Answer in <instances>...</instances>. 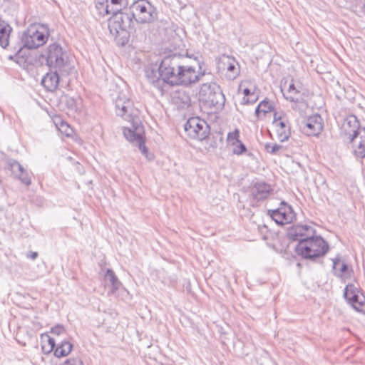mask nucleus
Here are the masks:
<instances>
[{"label":"nucleus","instance_id":"nucleus-28","mask_svg":"<svg viewBox=\"0 0 365 365\" xmlns=\"http://www.w3.org/2000/svg\"><path fill=\"white\" fill-rule=\"evenodd\" d=\"M215 61L218 72L228 71V66H227L228 56L222 54L221 56L217 57Z\"/></svg>","mask_w":365,"mask_h":365},{"label":"nucleus","instance_id":"nucleus-10","mask_svg":"<svg viewBox=\"0 0 365 365\" xmlns=\"http://www.w3.org/2000/svg\"><path fill=\"white\" fill-rule=\"evenodd\" d=\"M184 130L189 137L198 140L206 139L210 133L207 123L199 117L190 118L184 125Z\"/></svg>","mask_w":365,"mask_h":365},{"label":"nucleus","instance_id":"nucleus-8","mask_svg":"<svg viewBox=\"0 0 365 365\" xmlns=\"http://www.w3.org/2000/svg\"><path fill=\"white\" fill-rule=\"evenodd\" d=\"M43 31L38 30L36 26H31L21 35V47L28 49H34L43 46L48 39L47 26H41Z\"/></svg>","mask_w":365,"mask_h":365},{"label":"nucleus","instance_id":"nucleus-40","mask_svg":"<svg viewBox=\"0 0 365 365\" xmlns=\"http://www.w3.org/2000/svg\"><path fill=\"white\" fill-rule=\"evenodd\" d=\"M65 98H66V103H67L68 106L71 108H73L75 105L74 99L72 98H68V96H65Z\"/></svg>","mask_w":365,"mask_h":365},{"label":"nucleus","instance_id":"nucleus-30","mask_svg":"<svg viewBox=\"0 0 365 365\" xmlns=\"http://www.w3.org/2000/svg\"><path fill=\"white\" fill-rule=\"evenodd\" d=\"M357 292L358 291H356L353 284H348L344 290V297L347 301L350 299H353V297H354V294H356Z\"/></svg>","mask_w":365,"mask_h":365},{"label":"nucleus","instance_id":"nucleus-21","mask_svg":"<svg viewBox=\"0 0 365 365\" xmlns=\"http://www.w3.org/2000/svg\"><path fill=\"white\" fill-rule=\"evenodd\" d=\"M11 31V26L5 21L0 19V46L3 48L9 46V39Z\"/></svg>","mask_w":365,"mask_h":365},{"label":"nucleus","instance_id":"nucleus-15","mask_svg":"<svg viewBox=\"0 0 365 365\" xmlns=\"http://www.w3.org/2000/svg\"><path fill=\"white\" fill-rule=\"evenodd\" d=\"M361 129H365L360 126L356 116L351 115L346 118L341 127V136L343 141L350 139L354 135H358Z\"/></svg>","mask_w":365,"mask_h":365},{"label":"nucleus","instance_id":"nucleus-29","mask_svg":"<svg viewBox=\"0 0 365 365\" xmlns=\"http://www.w3.org/2000/svg\"><path fill=\"white\" fill-rule=\"evenodd\" d=\"M353 308L359 312L365 314V298L363 295H361L356 304H353Z\"/></svg>","mask_w":365,"mask_h":365},{"label":"nucleus","instance_id":"nucleus-34","mask_svg":"<svg viewBox=\"0 0 365 365\" xmlns=\"http://www.w3.org/2000/svg\"><path fill=\"white\" fill-rule=\"evenodd\" d=\"M107 4H108L109 0H106ZM110 8L113 7V6L122 7L125 6L127 4L126 0H110Z\"/></svg>","mask_w":365,"mask_h":365},{"label":"nucleus","instance_id":"nucleus-31","mask_svg":"<svg viewBox=\"0 0 365 365\" xmlns=\"http://www.w3.org/2000/svg\"><path fill=\"white\" fill-rule=\"evenodd\" d=\"M10 168L11 172L17 177V175L23 172L24 167L17 161L14 160L10 163Z\"/></svg>","mask_w":365,"mask_h":365},{"label":"nucleus","instance_id":"nucleus-3","mask_svg":"<svg viewBox=\"0 0 365 365\" xmlns=\"http://www.w3.org/2000/svg\"><path fill=\"white\" fill-rule=\"evenodd\" d=\"M188 58L180 53H172L165 56L160 61L158 67V76L157 72L152 70L150 73L148 72L147 77L149 81L153 84L158 83L160 79L173 86L177 78L179 70L182 69L184 63L187 61Z\"/></svg>","mask_w":365,"mask_h":365},{"label":"nucleus","instance_id":"nucleus-17","mask_svg":"<svg viewBox=\"0 0 365 365\" xmlns=\"http://www.w3.org/2000/svg\"><path fill=\"white\" fill-rule=\"evenodd\" d=\"M61 73L58 69H51L49 68V72H48L42 78L41 84L48 90V91H55L59 84L60 81V74Z\"/></svg>","mask_w":365,"mask_h":365},{"label":"nucleus","instance_id":"nucleus-11","mask_svg":"<svg viewBox=\"0 0 365 365\" xmlns=\"http://www.w3.org/2000/svg\"><path fill=\"white\" fill-rule=\"evenodd\" d=\"M267 212L271 218L278 225L289 224L295 219V213L292 207L284 201H282L277 209L268 210Z\"/></svg>","mask_w":365,"mask_h":365},{"label":"nucleus","instance_id":"nucleus-45","mask_svg":"<svg viewBox=\"0 0 365 365\" xmlns=\"http://www.w3.org/2000/svg\"><path fill=\"white\" fill-rule=\"evenodd\" d=\"M227 339L225 334H222L220 339L222 344H225V339Z\"/></svg>","mask_w":365,"mask_h":365},{"label":"nucleus","instance_id":"nucleus-18","mask_svg":"<svg viewBox=\"0 0 365 365\" xmlns=\"http://www.w3.org/2000/svg\"><path fill=\"white\" fill-rule=\"evenodd\" d=\"M230 145L234 155H242L247 153L246 145L240 140V130L237 128L230 132Z\"/></svg>","mask_w":365,"mask_h":365},{"label":"nucleus","instance_id":"nucleus-16","mask_svg":"<svg viewBox=\"0 0 365 365\" xmlns=\"http://www.w3.org/2000/svg\"><path fill=\"white\" fill-rule=\"evenodd\" d=\"M302 129L307 135H319L323 129L322 117L318 114L309 117L302 123Z\"/></svg>","mask_w":365,"mask_h":365},{"label":"nucleus","instance_id":"nucleus-44","mask_svg":"<svg viewBox=\"0 0 365 365\" xmlns=\"http://www.w3.org/2000/svg\"><path fill=\"white\" fill-rule=\"evenodd\" d=\"M252 93H252L251 91L247 88H246L243 90V94L245 96L244 97H245V98H248L249 96H250Z\"/></svg>","mask_w":365,"mask_h":365},{"label":"nucleus","instance_id":"nucleus-9","mask_svg":"<svg viewBox=\"0 0 365 365\" xmlns=\"http://www.w3.org/2000/svg\"><path fill=\"white\" fill-rule=\"evenodd\" d=\"M200 98L210 106L221 109L225 106L226 99L222 90L216 84L203 83L199 92Z\"/></svg>","mask_w":365,"mask_h":365},{"label":"nucleus","instance_id":"nucleus-4","mask_svg":"<svg viewBox=\"0 0 365 365\" xmlns=\"http://www.w3.org/2000/svg\"><path fill=\"white\" fill-rule=\"evenodd\" d=\"M329 250L328 242L321 236H315V235L307 240L299 242L295 248L298 255L310 260H315L324 256Z\"/></svg>","mask_w":365,"mask_h":365},{"label":"nucleus","instance_id":"nucleus-22","mask_svg":"<svg viewBox=\"0 0 365 365\" xmlns=\"http://www.w3.org/2000/svg\"><path fill=\"white\" fill-rule=\"evenodd\" d=\"M277 128V133L278 139L281 142L287 141L290 137V128L288 125L287 120L279 121L277 124L274 125Z\"/></svg>","mask_w":365,"mask_h":365},{"label":"nucleus","instance_id":"nucleus-37","mask_svg":"<svg viewBox=\"0 0 365 365\" xmlns=\"http://www.w3.org/2000/svg\"><path fill=\"white\" fill-rule=\"evenodd\" d=\"M63 365H83V361L78 358L67 359Z\"/></svg>","mask_w":365,"mask_h":365},{"label":"nucleus","instance_id":"nucleus-1","mask_svg":"<svg viewBox=\"0 0 365 365\" xmlns=\"http://www.w3.org/2000/svg\"><path fill=\"white\" fill-rule=\"evenodd\" d=\"M115 113L131 124V128H124L125 138L138 146L141 153L147 156L148 148L145 145L144 128L139 118V110L133 106V101L125 96H119L115 102Z\"/></svg>","mask_w":365,"mask_h":365},{"label":"nucleus","instance_id":"nucleus-5","mask_svg":"<svg viewBox=\"0 0 365 365\" xmlns=\"http://www.w3.org/2000/svg\"><path fill=\"white\" fill-rule=\"evenodd\" d=\"M40 61L43 63L46 61L49 68L58 69L62 75L63 73H67L68 56L63 51L62 47L57 43L50 44L44 53L41 54Z\"/></svg>","mask_w":365,"mask_h":365},{"label":"nucleus","instance_id":"nucleus-42","mask_svg":"<svg viewBox=\"0 0 365 365\" xmlns=\"http://www.w3.org/2000/svg\"><path fill=\"white\" fill-rule=\"evenodd\" d=\"M284 120L282 119V117L278 115L277 113H274V121L273 124L276 125L277 123H279V121H283Z\"/></svg>","mask_w":365,"mask_h":365},{"label":"nucleus","instance_id":"nucleus-41","mask_svg":"<svg viewBox=\"0 0 365 365\" xmlns=\"http://www.w3.org/2000/svg\"><path fill=\"white\" fill-rule=\"evenodd\" d=\"M361 295H359L358 292L354 294V297L353 299H350L348 300L349 303L351 304L353 307V304H356V302L359 299Z\"/></svg>","mask_w":365,"mask_h":365},{"label":"nucleus","instance_id":"nucleus-19","mask_svg":"<svg viewBox=\"0 0 365 365\" xmlns=\"http://www.w3.org/2000/svg\"><path fill=\"white\" fill-rule=\"evenodd\" d=\"M171 100L178 109H185L190 105V98L185 91H175L171 96Z\"/></svg>","mask_w":365,"mask_h":365},{"label":"nucleus","instance_id":"nucleus-46","mask_svg":"<svg viewBox=\"0 0 365 365\" xmlns=\"http://www.w3.org/2000/svg\"><path fill=\"white\" fill-rule=\"evenodd\" d=\"M226 141L228 142V133L226 134Z\"/></svg>","mask_w":365,"mask_h":365},{"label":"nucleus","instance_id":"nucleus-20","mask_svg":"<svg viewBox=\"0 0 365 365\" xmlns=\"http://www.w3.org/2000/svg\"><path fill=\"white\" fill-rule=\"evenodd\" d=\"M332 272L336 277L341 278L344 274L348 273L349 267L346 263L341 262L340 255L333 259Z\"/></svg>","mask_w":365,"mask_h":365},{"label":"nucleus","instance_id":"nucleus-32","mask_svg":"<svg viewBox=\"0 0 365 365\" xmlns=\"http://www.w3.org/2000/svg\"><path fill=\"white\" fill-rule=\"evenodd\" d=\"M17 177L21 181V182H23L26 185H29L31 182V176H30L29 173L25 169H24L23 172L20 173L17 175Z\"/></svg>","mask_w":365,"mask_h":365},{"label":"nucleus","instance_id":"nucleus-6","mask_svg":"<svg viewBox=\"0 0 365 365\" xmlns=\"http://www.w3.org/2000/svg\"><path fill=\"white\" fill-rule=\"evenodd\" d=\"M134 20L138 24L154 22L158 19L156 8L148 0H137L129 7Z\"/></svg>","mask_w":365,"mask_h":365},{"label":"nucleus","instance_id":"nucleus-24","mask_svg":"<svg viewBox=\"0 0 365 365\" xmlns=\"http://www.w3.org/2000/svg\"><path fill=\"white\" fill-rule=\"evenodd\" d=\"M73 344L68 341H61L57 344L54 349V355L56 357L67 356L72 350Z\"/></svg>","mask_w":365,"mask_h":365},{"label":"nucleus","instance_id":"nucleus-13","mask_svg":"<svg viewBox=\"0 0 365 365\" xmlns=\"http://www.w3.org/2000/svg\"><path fill=\"white\" fill-rule=\"evenodd\" d=\"M315 230L313 227L307 225H294L288 230L287 236L289 239L293 241H297L298 243L302 240H307L313 235H315Z\"/></svg>","mask_w":365,"mask_h":365},{"label":"nucleus","instance_id":"nucleus-12","mask_svg":"<svg viewBox=\"0 0 365 365\" xmlns=\"http://www.w3.org/2000/svg\"><path fill=\"white\" fill-rule=\"evenodd\" d=\"M269 184L264 182H258L254 184L250 189L249 201L252 207L257 206V203L266 199L272 192Z\"/></svg>","mask_w":365,"mask_h":365},{"label":"nucleus","instance_id":"nucleus-43","mask_svg":"<svg viewBox=\"0 0 365 365\" xmlns=\"http://www.w3.org/2000/svg\"><path fill=\"white\" fill-rule=\"evenodd\" d=\"M38 252H31L27 255V257L31 258V259H36L38 257Z\"/></svg>","mask_w":365,"mask_h":365},{"label":"nucleus","instance_id":"nucleus-38","mask_svg":"<svg viewBox=\"0 0 365 365\" xmlns=\"http://www.w3.org/2000/svg\"><path fill=\"white\" fill-rule=\"evenodd\" d=\"M48 337V346H50V349L48 350V351H53L54 350L57 346L56 344V339L52 338V337H50L49 336H47Z\"/></svg>","mask_w":365,"mask_h":365},{"label":"nucleus","instance_id":"nucleus-14","mask_svg":"<svg viewBox=\"0 0 365 365\" xmlns=\"http://www.w3.org/2000/svg\"><path fill=\"white\" fill-rule=\"evenodd\" d=\"M344 143L351 145L352 153L356 158H364L365 157V129H361L358 135H354Z\"/></svg>","mask_w":365,"mask_h":365},{"label":"nucleus","instance_id":"nucleus-36","mask_svg":"<svg viewBox=\"0 0 365 365\" xmlns=\"http://www.w3.org/2000/svg\"><path fill=\"white\" fill-rule=\"evenodd\" d=\"M65 332L64 327L62 325H57L51 329V334L60 336Z\"/></svg>","mask_w":365,"mask_h":365},{"label":"nucleus","instance_id":"nucleus-23","mask_svg":"<svg viewBox=\"0 0 365 365\" xmlns=\"http://www.w3.org/2000/svg\"><path fill=\"white\" fill-rule=\"evenodd\" d=\"M104 279L107 284L111 286L113 292L118 290L122 285L121 282L111 269H107L104 276Z\"/></svg>","mask_w":365,"mask_h":365},{"label":"nucleus","instance_id":"nucleus-35","mask_svg":"<svg viewBox=\"0 0 365 365\" xmlns=\"http://www.w3.org/2000/svg\"><path fill=\"white\" fill-rule=\"evenodd\" d=\"M257 96L255 95V93H252L250 96H249L248 98L244 97L242 99V103L244 104H253L257 101Z\"/></svg>","mask_w":365,"mask_h":365},{"label":"nucleus","instance_id":"nucleus-2","mask_svg":"<svg viewBox=\"0 0 365 365\" xmlns=\"http://www.w3.org/2000/svg\"><path fill=\"white\" fill-rule=\"evenodd\" d=\"M107 14L113 13L108 20V29L110 34L115 37L118 44L125 45L129 40L130 33L134 31V18L130 11H122L121 7L110 8V4H106Z\"/></svg>","mask_w":365,"mask_h":365},{"label":"nucleus","instance_id":"nucleus-27","mask_svg":"<svg viewBox=\"0 0 365 365\" xmlns=\"http://www.w3.org/2000/svg\"><path fill=\"white\" fill-rule=\"evenodd\" d=\"M300 93V90L297 88L293 81L289 83V88L287 90V96L285 97L287 100H289L292 102L297 101L298 98L297 96Z\"/></svg>","mask_w":365,"mask_h":365},{"label":"nucleus","instance_id":"nucleus-39","mask_svg":"<svg viewBox=\"0 0 365 365\" xmlns=\"http://www.w3.org/2000/svg\"><path fill=\"white\" fill-rule=\"evenodd\" d=\"M215 140H219L220 142H222L223 140V131L220 128L219 130H216L215 133V135L213 137Z\"/></svg>","mask_w":365,"mask_h":365},{"label":"nucleus","instance_id":"nucleus-26","mask_svg":"<svg viewBox=\"0 0 365 365\" xmlns=\"http://www.w3.org/2000/svg\"><path fill=\"white\" fill-rule=\"evenodd\" d=\"M274 109L273 106L267 100H263L261 101L255 109L256 115L259 116L260 113L266 114Z\"/></svg>","mask_w":365,"mask_h":365},{"label":"nucleus","instance_id":"nucleus-33","mask_svg":"<svg viewBox=\"0 0 365 365\" xmlns=\"http://www.w3.org/2000/svg\"><path fill=\"white\" fill-rule=\"evenodd\" d=\"M282 148V146L278 144L267 143L265 145L267 151L271 154H276Z\"/></svg>","mask_w":365,"mask_h":365},{"label":"nucleus","instance_id":"nucleus-7","mask_svg":"<svg viewBox=\"0 0 365 365\" xmlns=\"http://www.w3.org/2000/svg\"><path fill=\"white\" fill-rule=\"evenodd\" d=\"M194 61L196 62L199 72L197 73L195 66L194 65L188 64L187 62L184 63L181 70L178 73L177 78H175L173 86H189L193 83L198 82L200 78L205 76V71H201L202 66L197 58H195Z\"/></svg>","mask_w":365,"mask_h":365},{"label":"nucleus","instance_id":"nucleus-47","mask_svg":"<svg viewBox=\"0 0 365 365\" xmlns=\"http://www.w3.org/2000/svg\"><path fill=\"white\" fill-rule=\"evenodd\" d=\"M247 155L248 156H250V157L253 155H252V153H247Z\"/></svg>","mask_w":365,"mask_h":365},{"label":"nucleus","instance_id":"nucleus-25","mask_svg":"<svg viewBox=\"0 0 365 365\" xmlns=\"http://www.w3.org/2000/svg\"><path fill=\"white\" fill-rule=\"evenodd\" d=\"M240 73L239 63L232 56H230V79H235Z\"/></svg>","mask_w":365,"mask_h":365}]
</instances>
